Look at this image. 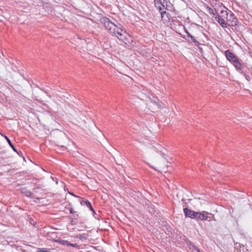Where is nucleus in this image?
<instances>
[{"instance_id":"obj_1","label":"nucleus","mask_w":252,"mask_h":252,"mask_svg":"<svg viewBox=\"0 0 252 252\" xmlns=\"http://www.w3.org/2000/svg\"><path fill=\"white\" fill-rule=\"evenodd\" d=\"M100 21L110 33L114 34L119 40L124 42L127 41L126 36L127 34L122 29L121 25L118 22H113L106 17L101 18Z\"/></svg>"},{"instance_id":"obj_2","label":"nucleus","mask_w":252,"mask_h":252,"mask_svg":"<svg viewBox=\"0 0 252 252\" xmlns=\"http://www.w3.org/2000/svg\"><path fill=\"white\" fill-rule=\"evenodd\" d=\"M231 64L234 66L236 70L239 73H243V70L244 69V66L241 63V60L237 59L234 61Z\"/></svg>"},{"instance_id":"obj_3","label":"nucleus","mask_w":252,"mask_h":252,"mask_svg":"<svg viewBox=\"0 0 252 252\" xmlns=\"http://www.w3.org/2000/svg\"><path fill=\"white\" fill-rule=\"evenodd\" d=\"M225 56L227 60L231 63L234 62V61H235L238 58L235 56V55L231 52L230 50H227L225 51L224 53Z\"/></svg>"},{"instance_id":"obj_4","label":"nucleus","mask_w":252,"mask_h":252,"mask_svg":"<svg viewBox=\"0 0 252 252\" xmlns=\"http://www.w3.org/2000/svg\"><path fill=\"white\" fill-rule=\"evenodd\" d=\"M227 20L229 22L228 25L231 26H235L237 25L238 20L236 17L234 16V14L231 13L228 17H226Z\"/></svg>"},{"instance_id":"obj_5","label":"nucleus","mask_w":252,"mask_h":252,"mask_svg":"<svg viewBox=\"0 0 252 252\" xmlns=\"http://www.w3.org/2000/svg\"><path fill=\"white\" fill-rule=\"evenodd\" d=\"M184 213L186 217L192 219H195L196 212L185 208L184 209Z\"/></svg>"},{"instance_id":"obj_6","label":"nucleus","mask_w":252,"mask_h":252,"mask_svg":"<svg viewBox=\"0 0 252 252\" xmlns=\"http://www.w3.org/2000/svg\"><path fill=\"white\" fill-rule=\"evenodd\" d=\"M79 201L82 205H85L87 207L89 208L93 212H94L91 203L89 201L85 200L83 198L80 197Z\"/></svg>"},{"instance_id":"obj_7","label":"nucleus","mask_w":252,"mask_h":252,"mask_svg":"<svg viewBox=\"0 0 252 252\" xmlns=\"http://www.w3.org/2000/svg\"><path fill=\"white\" fill-rule=\"evenodd\" d=\"M215 18L223 28H226L227 25L226 22L223 18H221L219 15H217L215 17Z\"/></svg>"},{"instance_id":"obj_8","label":"nucleus","mask_w":252,"mask_h":252,"mask_svg":"<svg viewBox=\"0 0 252 252\" xmlns=\"http://www.w3.org/2000/svg\"><path fill=\"white\" fill-rule=\"evenodd\" d=\"M59 242L60 243V244L64 246H69L74 248H76L78 246L76 243L72 244L67 240H59Z\"/></svg>"},{"instance_id":"obj_9","label":"nucleus","mask_w":252,"mask_h":252,"mask_svg":"<svg viewBox=\"0 0 252 252\" xmlns=\"http://www.w3.org/2000/svg\"><path fill=\"white\" fill-rule=\"evenodd\" d=\"M159 1H160L161 4H162V5L163 7L166 6V9H167L168 10H172L173 6L171 3H170V2L169 3H167V1L165 2L164 0H163V2L161 1V0H159Z\"/></svg>"},{"instance_id":"obj_10","label":"nucleus","mask_w":252,"mask_h":252,"mask_svg":"<svg viewBox=\"0 0 252 252\" xmlns=\"http://www.w3.org/2000/svg\"><path fill=\"white\" fill-rule=\"evenodd\" d=\"M158 99L157 98H154L151 101L153 106L157 109H161V105L158 102Z\"/></svg>"},{"instance_id":"obj_11","label":"nucleus","mask_w":252,"mask_h":252,"mask_svg":"<svg viewBox=\"0 0 252 252\" xmlns=\"http://www.w3.org/2000/svg\"><path fill=\"white\" fill-rule=\"evenodd\" d=\"M204 7L206 11L210 14H213L214 16L215 15V14L214 13L213 9L209 6L208 5L205 4L204 5Z\"/></svg>"},{"instance_id":"obj_12","label":"nucleus","mask_w":252,"mask_h":252,"mask_svg":"<svg viewBox=\"0 0 252 252\" xmlns=\"http://www.w3.org/2000/svg\"><path fill=\"white\" fill-rule=\"evenodd\" d=\"M221 18H226L228 17V13L225 9H222L220 11V15L219 16Z\"/></svg>"},{"instance_id":"obj_13","label":"nucleus","mask_w":252,"mask_h":252,"mask_svg":"<svg viewBox=\"0 0 252 252\" xmlns=\"http://www.w3.org/2000/svg\"><path fill=\"white\" fill-rule=\"evenodd\" d=\"M5 138L7 141V142L8 143L9 145H10V146L12 148V149L15 151V152H17V150L16 149V148H15V147L13 146V145L12 144V143H11L10 140L6 136H5Z\"/></svg>"},{"instance_id":"obj_14","label":"nucleus","mask_w":252,"mask_h":252,"mask_svg":"<svg viewBox=\"0 0 252 252\" xmlns=\"http://www.w3.org/2000/svg\"><path fill=\"white\" fill-rule=\"evenodd\" d=\"M241 74H243L247 80L248 81H250L251 80V77L250 75L247 74L246 71L244 70V69L243 70V73H240Z\"/></svg>"},{"instance_id":"obj_15","label":"nucleus","mask_w":252,"mask_h":252,"mask_svg":"<svg viewBox=\"0 0 252 252\" xmlns=\"http://www.w3.org/2000/svg\"><path fill=\"white\" fill-rule=\"evenodd\" d=\"M203 213H201L200 212H197L195 213V219H196L197 220H201V217H202V215Z\"/></svg>"},{"instance_id":"obj_16","label":"nucleus","mask_w":252,"mask_h":252,"mask_svg":"<svg viewBox=\"0 0 252 252\" xmlns=\"http://www.w3.org/2000/svg\"><path fill=\"white\" fill-rule=\"evenodd\" d=\"M203 213H205V212H203ZM206 214H209L208 212H206ZM208 217L207 216H206L204 214H203L202 215V217H201V219L200 220H208Z\"/></svg>"},{"instance_id":"obj_17","label":"nucleus","mask_w":252,"mask_h":252,"mask_svg":"<svg viewBox=\"0 0 252 252\" xmlns=\"http://www.w3.org/2000/svg\"><path fill=\"white\" fill-rule=\"evenodd\" d=\"M190 41L193 42V43H198V42L195 39V38H194V37L193 36H190Z\"/></svg>"},{"instance_id":"obj_18","label":"nucleus","mask_w":252,"mask_h":252,"mask_svg":"<svg viewBox=\"0 0 252 252\" xmlns=\"http://www.w3.org/2000/svg\"><path fill=\"white\" fill-rule=\"evenodd\" d=\"M167 14V13L166 11H161L160 14H161V18H162L163 17V15L164 14Z\"/></svg>"},{"instance_id":"obj_19","label":"nucleus","mask_w":252,"mask_h":252,"mask_svg":"<svg viewBox=\"0 0 252 252\" xmlns=\"http://www.w3.org/2000/svg\"><path fill=\"white\" fill-rule=\"evenodd\" d=\"M37 252H50L49 251H45V250H39V251H37Z\"/></svg>"},{"instance_id":"obj_20","label":"nucleus","mask_w":252,"mask_h":252,"mask_svg":"<svg viewBox=\"0 0 252 252\" xmlns=\"http://www.w3.org/2000/svg\"><path fill=\"white\" fill-rule=\"evenodd\" d=\"M76 238H78V239H81L82 238V235H77L76 236Z\"/></svg>"},{"instance_id":"obj_21","label":"nucleus","mask_w":252,"mask_h":252,"mask_svg":"<svg viewBox=\"0 0 252 252\" xmlns=\"http://www.w3.org/2000/svg\"><path fill=\"white\" fill-rule=\"evenodd\" d=\"M187 32V34L188 36L189 37V38H190V36H192L189 32Z\"/></svg>"},{"instance_id":"obj_22","label":"nucleus","mask_w":252,"mask_h":252,"mask_svg":"<svg viewBox=\"0 0 252 252\" xmlns=\"http://www.w3.org/2000/svg\"><path fill=\"white\" fill-rule=\"evenodd\" d=\"M70 213H71V214H73V213H75V212L73 211L72 208H71L70 209Z\"/></svg>"},{"instance_id":"obj_23","label":"nucleus","mask_w":252,"mask_h":252,"mask_svg":"<svg viewBox=\"0 0 252 252\" xmlns=\"http://www.w3.org/2000/svg\"><path fill=\"white\" fill-rule=\"evenodd\" d=\"M160 152L161 153L162 157H163V155H164V153L162 151H161Z\"/></svg>"},{"instance_id":"obj_24","label":"nucleus","mask_w":252,"mask_h":252,"mask_svg":"<svg viewBox=\"0 0 252 252\" xmlns=\"http://www.w3.org/2000/svg\"><path fill=\"white\" fill-rule=\"evenodd\" d=\"M195 250L197 251V252H200V250L198 248H195Z\"/></svg>"},{"instance_id":"obj_25","label":"nucleus","mask_w":252,"mask_h":252,"mask_svg":"<svg viewBox=\"0 0 252 252\" xmlns=\"http://www.w3.org/2000/svg\"><path fill=\"white\" fill-rule=\"evenodd\" d=\"M73 196H75V197H76V195H74V194H73Z\"/></svg>"},{"instance_id":"obj_26","label":"nucleus","mask_w":252,"mask_h":252,"mask_svg":"<svg viewBox=\"0 0 252 252\" xmlns=\"http://www.w3.org/2000/svg\"><path fill=\"white\" fill-rule=\"evenodd\" d=\"M73 196H75V197H76V195H74V194H73Z\"/></svg>"},{"instance_id":"obj_27","label":"nucleus","mask_w":252,"mask_h":252,"mask_svg":"<svg viewBox=\"0 0 252 252\" xmlns=\"http://www.w3.org/2000/svg\"><path fill=\"white\" fill-rule=\"evenodd\" d=\"M73 196H75V197H76V195H74V194H73Z\"/></svg>"},{"instance_id":"obj_28","label":"nucleus","mask_w":252,"mask_h":252,"mask_svg":"<svg viewBox=\"0 0 252 252\" xmlns=\"http://www.w3.org/2000/svg\"><path fill=\"white\" fill-rule=\"evenodd\" d=\"M159 10L161 11V8H159Z\"/></svg>"}]
</instances>
